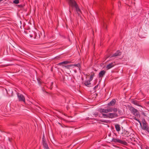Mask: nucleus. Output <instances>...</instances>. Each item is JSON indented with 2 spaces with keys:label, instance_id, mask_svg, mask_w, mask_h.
<instances>
[{
  "label": "nucleus",
  "instance_id": "nucleus-23",
  "mask_svg": "<svg viewBox=\"0 0 149 149\" xmlns=\"http://www.w3.org/2000/svg\"><path fill=\"white\" fill-rule=\"evenodd\" d=\"M98 86V85H96V86H95V87L94 88V90H96V88H97Z\"/></svg>",
  "mask_w": 149,
  "mask_h": 149
},
{
  "label": "nucleus",
  "instance_id": "nucleus-32",
  "mask_svg": "<svg viewBox=\"0 0 149 149\" xmlns=\"http://www.w3.org/2000/svg\"><path fill=\"white\" fill-rule=\"evenodd\" d=\"M69 11L70 13H71V10H70V9H69Z\"/></svg>",
  "mask_w": 149,
  "mask_h": 149
},
{
  "label": "nucleus",
  "instance_id": "nucleus-2",
  "mask_svg": "<svg viewBox=\"0 0 149 149\" xmlns=\"http://www.w3.org/2000/svg\"><path fill=\"white\" fill-rule=\"evenodd\" d=\"M68 3L69 8L72 7V9L75 8V10L77 12L79 15H80L81 14V12L79 7V6L75 1V0H67Z\"/></svg>",
  "mask_w": 149,
  "mask_h": 149
},
{
  "label": "nucleus",
  "instance_id": "nucleus-26",
  "mask_svg": "<svg viewBox=\"0 0 149 149\" xmlns=\"http://www.w3.org/2000/svg\"><path fill=\"white\" fill-rule=\"evenodd\" d=\"M142 115H144V116H146V115H145V113L143 112H142Z\"/></svg>",
  "mask_w": 149,
  "mask_h": 149
},
{
  "label": "nucleus",
  "instance_id": "nucleus-17",
  "mask_svg": "<svg viewBox=\"0 0 149 149\" xmlns=\"http://www.w3.org/2000/svg\"><path fill=\"white\" fill-rule=\"evenodd\" d=\"M73 66L77 67H78L79 68V70H80V69L81 65L79 63H77V64H74V65L73 64Z\"/></svg>",
  "mask_w": 149,
  "mask_h": 149
},
{
  "label": "nucleus",
  "instance_id": "nucleus-21",
  "mask_svg": "<svg viewBox=\"0 0 149 149\" xmlns=\"http://www.w3.org/2000/svg\"><path fill=\"white\" fill-rule=\"evenodd\" d=\"M102 122L107 123H108V121L107 120H102L100 121Z\"/></svg>",
  "mask_w": 149,
  "mask_h": 149
},
{
  "label": "nucleus",
  "instance_id": "nucleus-15",
  "mask_svg": "<svg viewBox=\"0 0 149 149\" xmlns=\"http://www.w3.org/2000/svg\"><path fill=\"white\" fill-rule=\"evenodd\" d=\"M91 81H90V80H89L85 81L84 83V84L85 85V86H88L91 84V83L90 82Z\"/></svg>",
  "mask_w": 149,
  "mask_h": 149
},
{
  "label": "nucleus",
  "instance_id": "nucleus-27",
  "mask_svg": "<svg viewBox=\"0 0 149 149\" xmlns=\"http://www.w3.org/2000/svg\"><path fill=\"white\" fill-rule=\"evenodd\" d=\"M43 138L44 139H45V136H44V135L43 134V136H42V139L43 140Z\"/></svg>",
  "mask_w": 149,
  "mask_h": 149
},
{
  "label": "nucleus",
  "instance_id": "nucleus-12",
  "mask_svg": "<svg viewBox=\"0 0 149 149\" xmlns=\"http://www.w3.org/2000/svg\"><path fill=\"white\" fill-rule=\"evenodd\" d=\"M114 63H110L107 66L106 68L107 70L109 69L114 67L115 65Z\"/></svg>",
  "mask_w": 149,
  "mask_h": 149
},
{
  "label": "nucleus",
  "instance_id": "nucleus-24",
  "mask_svg": "<svg viewBox=\"0 0 149 149\" xmlns=\"http://www.w3.org/2000/svg\"><path fill=\"white\" fill-rule=\"evenodd\" d=\"M135 138H134L133 137H132V138H130V139H131V141H133V140H134V141H135Z\"/></svg>",
  "mask_w": 149,
  "mask_h": 149
},
{
  "label": "nucleus",
  "instance_id": "nucleus-3",
  "mask_svg": "<svg viewBox=\"0 0 149 149\" xmlns=\"http://www.w3.org/2000/svg\"><path fill=\"white\" fill-rule=\"evenodd\" d=\"M111 142H113L115 143H120L125 146H127L128 145V143L125 141L121 140L119 139H115L113 138Z\"/></svg>",
  "mask_w": 149,
  "mask_h": 149
},
{
  "label": "nucleus",
  "instance_id": "nucleus-19",
  "mask_svg": "<svg viewBox=\"0 0 149 149\" xmlns=\"http://www.w3.org/2000/svg\"><path fill=\"white\" fill-rule=\"evenodd\" d=\"M13 2L15 4H18L19 3V0H15L13 1Z\"/></svg>",
  "mask_w": 149,
  "mask_h": 149
},
{
  "label": "nucleus",
  "instance_id": "nucleus-9",
  "mask_svg": "<svg viewBox=\"0 0 149 149\" xmlns=\"http://www.w3.org/2000/svg\"><path fill=\"white\" fill-rule=\"evenodd\" d=\"M132 103L137 106L143 107L140 104L139 102L136 100H133L132 101Z\"/></svg>",
  "mask_w": 149,
  "mask_h": 149
},
{
  "label": "nucleus",
  "instance_id": "nucleus-18",
  "mask_svg": "<svg viewBox=\"0 0 149 149\" xmlns=\"http://www.w3.org/2000/svg\"><path fill=\"white\" fill-rule=\"evenodd\" d=\"M73 66V64H71L69 65H64L63 66L64 67L68 69H69L70 67L72 66Z\"/></svg>",
  "mask_w": 149,
  "mask_h": 149
},
{
  "label": "nucleus",
  "instance_id": "nucleus-20",
  "mask_svg": "<svg viewBox=\"0 0 149 149\" xmlns=\"http://www.w3.org/2000/svg\"><path fill=\"white\" fill-rule=\"evenodd\" d=\"M17 6L19 8H22L24 6L22 5H18Z\"/></svg>",
  "mask_w": 149,
  "mask_h": 149
},
{
  "label": "nucleus",
  "instance_id": "nucleus-11",
  "mask_svg": "<svg viewBox=\"0 0 149 149\" xmlns=\"http://www.w3.org/2000/svg\"><path fill=\"white\" fill-rule=\"evenodd\" d=\"M71 63V61H64L62 62L59 63L58 64V65H67L68 64L70 63Z\"/></svg>",
  "mask_w": 149,
  "mask_h": 149
},
{
  "label": "nucleus",
  "instance_id": "nucleus-14",
  "mask_svg": "<svg viewBox=\"0 0 149 149\" xmlns=\"http://www.w3.org/2000/svg\"><path fill=\"white\" fill-rule=\"evenodd\" d=\"M123 135L125 137H127L129 136L130 135L129 134V132L127 131L124 132V133H123Z\"/></svg>",
  "mask_w": 149,
  "mask_h": 149
},
{
  "label": "nucleus",
  "instance_id": "nucleus-22",
  "mask_svg": "<svg viewBox=\"0 0 149 149\" xmlns=\"http://www.w3.org/2000/svg\"><path fill=\"white\" fill-rule=\"evenodd\" d=\"M55 58L57 60H59L60 59L61 57L60 56H58L55 57Z\"/></svg>",
  "mask_w": 149,
  "mask_h": 149
},
{
  "label": "nucleus",
  "instance_id": "nucleus-8",
  "mask_svg": "<svg viewBox=\"0 0 149 149\" xmlns=\"http://www.w3.org/2000/svg\"><path fill=\"white\" fill-rule=\"evenodd\" d=\"M42 144L45 149H49L45 139L43 138Z\"/></svg>",
  "mask_w": 149,
  "mask_h": 149
},
{
  "label": "nucleus",
  "instance_id": "nucleus-37",
  "mask_svg": "<svg viewBox=\"0 0 149 149\" xmlns=\"http://www.w3.org/2000/svg\"><path fill=\"white\" fill-rule=\"evenodd\" d=\"M30 36H31V37H32V36H31V35H30Z\"/></svg>",
  "mask_w": 149,
  "mask_h": 149
},
{
  "label": "nucleus",
  "instance_id": "nucleus-36",
  "mask_svg": "<svg viewBox=\"0 0 149 149\" xmlns=\"http://www.w3.org/2000/svg\"><path fill=\"white\" fill-rule=\"evenodd\" d=\"M120 110H118V112H120Z\"/></svg>",
  "mask_w": 149,
  "mask_h": 149
},
{
  "label": "nucleus",
  "instance_id": "nucleus-7",
  "mask_svg": "<svg viewBox=\"0 0 149 149\" xmlns=\"http://www.w3.org/2000/svg\"><path fill=\"white\" fill-rule=\"evenodd\" d=\"M121 52H120V51L118 50L116 51V52L113 54L112 55H111L109 56L111 58H112L113 57H116L118 56H120L121 54Z\"/></svg>",
  "mask_w": 149,
  "mask_h": 149
},
{
  "label": "nucleus",
  "instance_id": "nucleus-6",
  "mask_svg": "<svg viewBox=\"0 0 149 149\" xmlns=\"http://www.w3.org/2000/svg\"><path fill=\"white\" fill-rule=\"evenodd\" d=\"M17 95L19 101L25 102V98L23 95L18 93H17Z\"/></svg>",
  "mask_w": 149,
  "mask_h": 149
},
{
  "label": "nucleus",
  "instance_id": "nucleus-10",
  "mask_svg": "<svg viewBox=\"0 0 149 149\" xmlns=\"http://www.w3.org/2000/svg\"><path fill=\"white\" fill-rule=\"evenodd\" d=\"M106 72L105 71L103 70L100 71L99 74V77L100 78H102L105 74Z\"/></svg>",
  "mask_w": 149,
  "mask_h": 149
},
{
  "label": "nucleus",
  "instance_id": "nucleus-25",
  "mask_svg": "<svg viewBox=\"0 0 149 149\" xmlns=\"http://www.w3.org/2000/svg\"><path fill=\"white\" fill-rule=\"evenodd\" d=\"M135 120H136L138 122H139V123H140V125L141 126V122H140V121H139V120H138L137 119H136H136H135Z\"/></svg>",
  "mask_w": 149,
  "mask_h": 149
},
{
  "label": "nucleus",
  "instance_id": "nucleus-4",
  "mask_svg": "<svg viewBox=\"0 0 149 149\" xmlns=\"http://www.w3.org/2000/svg\"><path fill=\"white\" fill-rule=\"evenodd\" d=\"M130 110L131 113L134 116L137 117H140V114L138 110L132 106H130Z\"/></svg>",
  "mask_w": 149,
  "mask_h": 149
},
{
  "label": "nucleus",
  "instance_id": "nucleus-28",
  "mask_svg": "<svg viewBox=\"0 0 149 149\" xmlns=\"http://www.w3.org/2000/svg\"><path fill=\"white\" fill-rule=\"evenodd\" d=\"M147 104L148 105V106L149 107V101H148L147 102Z\"/></svg>",
  "mask_w": 149,
  "mask_h": 149
},
{
  "label": "nucleus",
  "instance_id": "nucleus-35",
  "mask_svg": "<svg viewBox=\"0 0 149 149\" xmlns=\"http://www.w3.org/2000/svg\"><path fill=\"white\" fill-rule=\"evenodd\" d=\"M97 115H98V114H96V115H95V116H97Z\"/></svg>",
  "mask_w": 149,
  "mask_h": 149
},
{
  "label": "nucleus",
  "instance_id": "nucleus-13",
  "mask_svg": "<svg viewBox=\"0 0 149 149\" xmlns=\"http://www.w3.org/2000/svg\"><path fill=\"white\" fill-rule=\"evenodd\" d=\"M115 127L116 129V131L119 132L120 130V127L119 125L116 124L115 125Z\"/></svg>",
  "mask_w": 149,
  "mask_h": 149
},
{
  "label": "nucleus",
  "instance_id": "nucleus-34",
  "mask_svg": "<svg viewBox=\"0 0 149 149\" xmlns=\"http://www.w3.org/2000/svg\"><path fill=\"white\" fill-rule=\"evenodd\" d=\"M3 0H0V2L1 1H3Z\"/></svg>",
  "mask_w": 149,
  "mask_h": 149
},
{
  "label": "nucleus",
  "instance_id": "nucleus-31",
  "mask_svg": "<svg viewBox=\"0 0 149 149\" xmlns=\"http://www.w3.org/2000/svg\"><path fill=\"white\" fill-rule=\"evenodd\" d=\"M104 25H105V22H104V21L103 22V26H104Z\"/></svg>",
  "mask_w": 149,
  "mask_h": 149
},
{
  "label": "nucleus",
  "instance_id": "nucleus-5",
  "mask_svg": "<svg viewBox=\"0 0 149 149\" xmlns=\"http://www.w3.org/2000/svg\"><path fill=\"white\" fill-rule=\"evenodd\" d=\"M141 128L143 130H146L149 133V129L148 127L147 123L145 120L143 122V125L141 126Z\"/></svg>",
  "mask_w": 149,
  "mask_h": 149
},
{
  "label": "nucleus",
  "instance_id": "nucleus-1",
  "mask_svg": "<svg viewBox=\"0 0 149 149\" xmlns=\"http://www.w3.org/2000/svg\"><path fill=\"white\" fill-rule=\"evenodd\" d=\"M116 102V100L113 99L107 104L108 107L107 109H100V111L101 113H107L113 111L114 113H109L108 114L102 113V116L106 118H113L118 116V114L116 112L117 111L118 109L116 108H113L111 107L114 106Z\"/></svg>",
  "mask_w": 149,
  "mask_h": 149
},
{
  "label": "nucleus",
  "instance_id": "nucleus-30",
  "mask_svg": "<svg viewBox=\"0 0 149 149\" xmlns=\"http://www.w3.org/2000/svg\"><path fill=\"white\" fill-rule=\"evenodd\" d=\"M111 136V134H108V136Z\"/></svg>",
  "mask_w": 149,
  "mask_h": 149
},
{
  "label": "nucleus",
  "instance_id": "nucleus-16",
  "mask_svg": "<svg viewBox=\"0 0 149 149\" xmlns=\"http://www.w3.org/2000/svg\"><path fill=\"white\" fill-rule=\"evenodd\" d=\"M95 74L93 72H92L89 78L90 81H92L93 79V77L94 76Z\"/></svg>",
  "mask_w": 149,
  "mask_h": 149
},
{
  "label": "nucleus",
  "instance_id": "nucleus-29",
  "mask_svg": "<svg viewBox=\"0 0 149 149\" xmlns=\"http://www.w3.org/2000/svg\"><path fill=\"white\" fill-rule=\"evenodd\" d=\"M74 71L75 73H76L77 72V71L76 70H74Z\"/></svg>",
  "mask_w": 149,
  "mask_h": 149
},
{
  "label": "nucleus",
  "instance_id": "nucleus-33",
  "mask_svg": "<svg viewBox=\"0 0 149 149\" xmlns=\"http://www.w3.org/2000/svg\"><path fill=\"white\" fill-rule=\"evenodd\" d=\"M9 140L10 141V138H9Z\"/></svg>",
  "mask_w": 149,
  "mask_h": 149
}]
</instances>
